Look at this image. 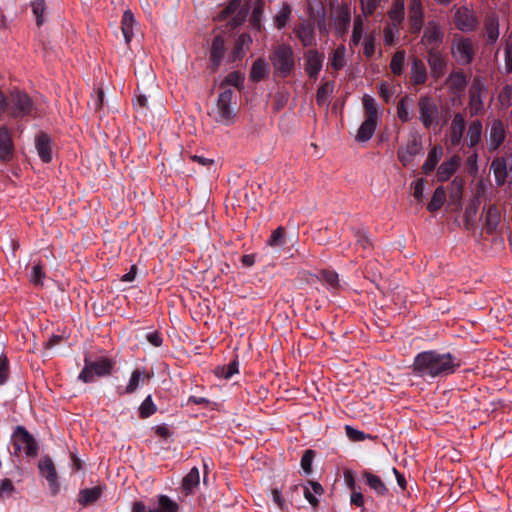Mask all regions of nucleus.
I'll return each instance as SVG.
<instances>
[{
	"label": "nucleus",
	"instance_id": "nucleus-1",
	"mask_svg": "<svg viewBox=\"0 0 512 512\" xmlns=\"http://www.w3.org/2000/svg\"><path fill=\"white\" fill-rule=\"evenodd\" d=\"M461 367V360L450 352L422 351L413 359L412 374L423 379H445Z\"/></svg>",
	"mask_w": 512,
	"mask_h": 512
},
{
	"label": "nucleus",
	"instance_id": "nucleus-2",
	"mask_svg": "<svg viewBox=\"0 0 512 512\" xmlns=\"http://www.w3.org/2000/svg\"><path fill=\"white\" fill-rule=\"evenodd\" d=\"M269 60L274 69V75L280 78L289 77L295 70V54L289 44L281 43L273 46Z\"/></svg>",
	"mask_w": 512,
	"mask_h": 512
},
{
	"label": "nucleus",
	"instance_id": "nucleus-3",
	"mask_svg": "<svg viewBox=\"0 0 512 512\" xmlns=\"http://www.w3.org/2000/svg\"><path fill=\"white\" fill-rule=\"evenodd\" d=\"M116 365V360L109 357H99L91 360L89 357L84 358V367L78 375V379L84 383H93L95 377H107L112 374Z\"/></svg>",
	"mask_w": 512,
	"mask_h": 512
},
{
	"label": "nucleus",
	"instance_id": "nucleus-4",
	"mask_svg": "<svg viewBox=\"0 0 512 512\" xmlns=\"http://www.w3.org/2000/svg\"><path fill=\"white\" fill-rule=\"evenodd\" d=\"M34 103L31 97L21 91H12L6 102V112L9 116L20 119L32 115Z\"/></svg>",
	"mask_w": 512,
	"mask_h": 512
},
{
	"label": "nucleus",
	"instance_id": "nucleus-5",
	"mask_svg": "<svg viewBox=\"0 0 512 512\" xmlns=\"http://www.w3.org/2000/svg\"><path fill=\"white\" fill-rule=\"evenodd\" d=\"M12 444L15 449V455H18L22 448L28 457H36L38 455L39 445L37 441L23 426H17L14 430Z\"/></svg>",
	"mask_w": 512,
	"mask_h": 512
},
{
	"label": "nucleus",
	"instance_id": "nucleus-6",
	"mask_svg": "<svg viewBox=\"0 0 512 512\" xmlns=\"http://www.w3.org/2000/svg\"><path fill=\"white\" fill-rule=\"evenodd\" d=\"M234 92L232 89L222 91L216 102L215 120L218 123L229 126L235 121V112L233 108Z\"/></svg>",
	"mask_w": 512,
	"mask_h": 512
},
{
	"label": "nucleus",
	"instance_id": "nucleus-7",
	"mask_svg": "<svg viewBox=\"0 0 512 512\" xmlns=\"http://www.w3.org/2000/svg\"><path fill=\"white\" fill-rule=\"evenodd\" d=\"M419 120L423 127L430 129L439 124V108L436 101L429 95H421L418 100Z\"/></svg>",
	"mask_w": 512,
	"mask_h": 512
},
{
	"label": "nucleus",
	"instance_id": "nucleus-8",
	"mask_svg": "<svg viewBox=\"0 0 512 512\" xmlns=\"http://www.w3.org/2000/svg\"><path fill=\"white\" fill-rule=\"evenodd\" d=\"M452 56L460 65H470L476 54V47L470 38L454 37L451 47Z\"/></svg>",
	"mask_w": 512,
	"mask_h": 512
},
{
	"label": "nucleus",
	"instance_id": "nucleus-9",
	"mask_svg": "<svg viewBox=\"0 0 512 512\" xmlns=\"http://www.w3.org/2000/svg\"><path fill=\"white\" fill-rule=\"evenodd\" d=\"M443 39L444 32L441 25L434 20L428 21L424 27L420 43L425 46L427 50L429 48L437 49L438 46L443 42Z\"/></svg>",
	"mask_w": 512,
	"mask_h": 512
},
{
	"label": "nucleus",
	"instance_id": "nucleus-10",
	"mask_svg": "<svg viewBox=\"0 0 512 512\" xmlns=\"http://www.w3.org/2000/svg\"><path fill=\"white\" fill-rule=\"evenodd\" d=\"M453 21L455 27L462 32L473 31L478 25V19L474 12L466 6L459 7L455 10Z\"/></svg>",
	"mask_w": 512,
	"mask_h": 512
},
{
	"label": "nucleus",
	"instance_id": "nucleus-11",
	"mask_svg": "<svg viewBox=\"0 0 512 512\" xmlns=\"http://www.w3.org/2000/svg\"><path fill=\"white\" fill-rule=\"evenodd\" d=\"M409 32L419 35L424 24V10L421 0H410L408 7Z\"/></svg>",
	"mask_w": 512,
	"mask_h": 512
},
{
	"label": "nucleus",
	"instance_id": "nucleus-12",
	"mask_svg": "<svg viewBox=\"0 0 512 512\" xmlns=\"http://www.w3.org/2000/svg\"><path fill=\"white\" fill-rule=\"evenodd\" d=\"M38 468L40 474L47 480L51 494L56 495L59 492L60 486L52 459L49 456H44L40 459Z\"/></svg>",
	"mask_w": 512,
	"mask_h": 512
},
{
	"label": "nucleus",
	"instance_id": "nucleus-13",
	"mask_svg": "<svg viewBox=\"0 0 512 512\" xmlns=\"http://www.w3.org/2000/svg\"><path fill=\"white\" fill-rule=\"evenodd\" d=\"M422 151L421 140L413 135L404 147H400L397 151L398 160L404 167L409 166L415 156L420 154Z\"/></svg>",
	"mask_w": 512,
	"mask_h": 512
},
{
	"label": "nucleus",
	"instance_id": "nucleus-14",
	"mask_svg": "<svg viewBox=\"0 0 512 512\" xmlns=\"http://www.w3.org/2000/svg\"><path fill=\"white\" fill-rule=\"evenodd\" d=\"M304 69L310 79L316 80L323 66L324 54L315 49L304 53Z\"/></svg>",
	"mask_w": 512,
	"mask_h": 512
},
{
	"label": "nucleus",
	"instance_id": "nucleus-15",
	"mask_svg": "<svg viewBox=\"0 0 512 512\" xmlns=\"http://www.w3.org/2000/svg\"><path fill=\"white\" fill-rule=\"evenodd\" d=\"M506 126L500 119H493L489 129L487 147L489 152H494L505 142Z\"/></svg>",
	"mask_w": 512,
	"mask_h": 512
},
{
	"label": "nucleus",
	"instance_id": "nucleus-16",
	"mask_svg": "<svg viewBox=\"0 0 512 512\" xmlns=\"http://www.w3.org/2000/svg\"><path fill=\"white\" fill-rule=\"evenodd\" d=\"M427 62L431 70V74L435 79L444 76L447 68V61L440 51L436 48L427 50Z\"/></svg>",
	"mask_w": 512,
	"mask_h": 512
},
{
	"label": "nucleus",
	"instance_id": "nucleus-17",
	"mask_svg": "<svg viewBox=\"0 0 512 512\" xmlns=\"http://www.w3.org/2000/svg\"><path fill=\"white\" fill-rule=\"evenodd\" d=\"M294 33L304 47L316 45L315 25L311 21H302L294 28Z\"/></svg>",
	"mask_w": 512,
	"mask_h": 512
},
{
	"label": "nucleus",
	"instance_id": "nucleus-18",
	"mask_svg": "<svg viewBox=\"0 0 512 512\" xmlns=\"http://www.w3.org/2000/svg\"><path fill=\"white\" fill-rule=\"evenodd\" d=\"M466 129L465 118L461 113H456L449 129V143L452 147H458L463 139Z\"/></svg>",
	"mask_w": 512,
	"mask_h": 512
},
{
	"label": "nucleus",
	"instance_id": "nucleus-19",
	"mask_svg": "<svg viewBox=\"0 0 512 512\" xmlns=\"http://www.w3.org/2000/svg\"><path fill=\"white\" fill-rule=\"evenodd\" d=\"M361 478L365 484L378 496L387 497L389 495V489L383 480L370 470H363Z\"/></svg>",
	"mask_w": 512,
	"mask_h": 512
},
{
	"label": "nucleus",
	"instance_id": "nucleus-20",
	"mask_svg": "<svg viewBox=\"0 0 512 512\" xmlns=\"http://www.w3.org/2000/svg\"><path fill=\"white\" fill-rule=\"evenodd\" d=\"M35 148L43 163L52 161V139L47 133L40 132L35 136Z\"/></svg>",
	"mask_w": 512,
	"mask_h": 512
},
{
	"label": "nucleus",
	"instance_id": "nucleus-21",
	"mask_svg": "<svg viewBox=\"0 0 512 512\" xmlns=\"http://www.w3.org/2000/svg\"><path fill=\"white\" fill-rule=\"evenodd\" d=\"M225 54V40L222 35H216L213 38L209 60L211 62L212 71H216Z\"/></svg>",
	"mask_w": 512,
	"mask_h": 512
},
{
	"label": "nucleus",
	"instance_id": "nucleus-22",
	"mask_svg": "<svg viewBox=\"0 0 512 512\" xmlns=\"http://www.w3.org/2000/svg\"><path fill=\"white\" fill-rule=\"evenodd\" d=\"M14 145L11 134L6 127H0V159L9 161L13 156Z\"/></svg>",
	"mask_w": 512,
	"mask_h": 512
},
{
	"label": "nucleus",
	"instance_id": "nucleus-23",
	"mask_svg": "<svg viewBox=\"0 0 512 512\" xmlns=\"http://www.w3.org/2000/svg\"><path fill=\"white\" fill-rule=\"evenodd\" d=\"M446 83L453 93H461L463 92L468 84V78L464 71L462 70H454L452 71L447 80Z\"/></svg>",
	"mask_w": 512,
	"mask_h": 512
},
{
	"label": "nucleus",
	"instance_id": "nucleus-24",
	"mask_svg": "<svg viewBox=\"0 0 512 512\" xmlns=\"http://www.w3.org/2000/svg\"><path fill=\"white\" fill-rule=\"evenodd\" d=\"M103 490L104 487L101 485L80 490L78 494L79 504L83 507L94 504L102 496Z\"/></svg>",
	"mask_w": 512,
	"mask_h": 512
},
{
	"label": "nucleus",
	"instance_id": "nucleus-25",
	"mask_svg": "<svg viewBox=\"0 0 512 512\" xmlns=\"http://www.w3.org/2000/svg\"><path fill=\"white\" fill-rule=\"evenodd\" d=\"M145 378L150 379L151 375L146 374L144 370L136 368L132 371L130 379L123 391L118 390L119 395L133 394L140 386L141 382H144Z\"/></svg>",
	"mask_w": 512,
	"mask_h": 512
},
{
	"label": "nucleus",
	"instance_id": "nucleus-26",
	"mask_svg": "<svg viewBox=\"0 0 512 512\" xmlns=\"http://www.w3.org/2000/svg\"><path fill=\"white\" fill-rule=\"evenodd\" d=\"M485 34L488 44H494L499 37V20L495 14H490L484 20Z\"/></svg>",
	"mask_w": 512,
	"mask_h": 512
},
{
	"label": "nucleus",
	"instance_id": "nucleus-27",
	"mask_svg": "<svg viewBox=\"0 0 512 512\" xmlns=\"http://www.w3.org/2000/svg\"><path fill=\"white\" fill-rule=\"evenodd\" d=\"M490 170L494 173L496 184L498 186L504 185L508 176L505 158L496 157L493 159L490 165Z\"/></svg>",
	"mask_w": 512,
	"mask_h": 512
},
{
	"label": "nucleus",
	"instance_id": "nucleus-28",
	"mask_svg": "<svg viewBox=\"0 0 512 512\" xmlns=\"http://www.w3.org/2000/svg\"><path fill=\"white\" fill-rule=\"evenodd\" d=\"M410 78L414 85H422L427 81V69L421 59H413Z\"/></svg>",
	"mask_w": 512,
	"mask_h": 512
},
{
	"label": "nucleus",
	"instance_id": "nucleus-29",
	"mask_svg": "<svg viewBox=\"0 0 512 512\" xmlns=\"http://www.w3.org/2000/svg\"><path fill=\"white\" fill-rule=\"evenodd\" d=\"M414 104V98L411 95H404L397 103V116L402 123H407L412 119L409 107Z\"/></svg>",
	"mask_w": 512,
	"mask_h": 512
},
{
	"label": "nucleus",
	"instance_id": "nucleus-30",
	"mask_svg": "<svg viewBox=\"0 0 512 512\" xmlns=\"http://www.w3.org/2000/svg\"><path fill=\"white\" fill-rule=\"evenodd\" d=\"M500 222V212L496 205H489L485 208V229L492 234Z\"/></svg>",
	"mask_w": 512,
	"mask_h": 512
},
{
	"label": "nucleus",
	"instance_id": "nucleus-31",
	"mask_svg": "<svg viewBox=\"0 0 512 512\" xmlns=\"http://www.w3.org/2000/svg\"><path fill=\"white\" fill-rule=\"evenodd\" d=\"M308 484L310 487H303L304 497L312 507H317L319 505V500L317 499L316 495H322L324 489L321 484L316 481H308Z\"/></svg>",
	"mask_w": 512,
	"mask_h": 512
},
{
	"label": "nucleus",
	"instance_id": "nucleus-32",
	"mask_svg": "<svg viewBox=\"0 0 512 512\" xmlns=\"http://www.w3.org/2000/svg\"><path fill=\"white\" fill-rule=\"evenodd\" d=\"M269 68L267 62L263 58H258L252 64L250 70V78L254 82H259L268 77Z\"/></svg>",
	"mask_w": 512,
	"mask_h": 512
},
{
	"label": "nucleus",
	"instance_id": "nucleus-33",
	"mask_svg": "<svg viewBox=\"0 0 512 512\" xmlns=\"http://www.w3.org/2000/svg\"><path fill=\"white\" fill-rule=\"evenodd\" d=\"M351 22V14L348 7H341L335 19V29L340 35H344L349 28Z\"/></svg>",
	"mask_w": 512,
	"mask_h": 512
},
{
	"label": "nucleus",
	"instance_id": "nucleus-34",
	"mask_svg": "<svg viewBox=\"0 0 512 512\" xmlns=\"http://www.w3.org/2000/svg\"><path fill=\"white\" fill-rule=\"evenodd\" d=\"M482 130H483L482 122L478 119L473 120L469 124L467 138H468V146L470 148H474L475 146H477L480 143L481 137H482Z\"/></svg>",
	"mask_w": 512,
	"mask_h": 512
},
{
	"label": "nucleus",
	"instance_id": "nucleus-35",
	"mask_svg": "<svg viewBox=\"0 0 512 512\" xmlns=\"http://www.w3.org/2000/svg\"><path fill=\"white\" fill-rule=\"evenodd\" d=\"M377 128V122L373 120H364L360 125L357 134L356 141L358 142H367L370 140Z\"/></svg>",
	"mask_w": 512,
	"mask_h": 512
},
{
	"label": "nucleus",
	"instance_id": "nucleus-36",
	"mask_svg": "<svg viewBox=\"0 0 512 512\" xmlns=\"http://www.w3.org/2000/svg\"><path fill=\"white\" fill-rule=\"evenodd\" d=\"M457 165L458 159L456 157H453L450 160L443 162L437 170L438 181H447L456 171Z\"/></svg>",
	"mask_w": 512,
	"mask_h": 512
},
{
	"label": "nucleus",
	"instance_id": "nucleus-37",
	"mask_svg": "<svg viewBox=\"0 0 512 512\" xmlns=\"http://www.w3.org/2000/svg\"><path fill=\"white\" fill-rule=\"evenodd\" d=\"M135 23L134 15L130 10L123 13L121 20V30L125 38L126 44H129L133 37V26Z\"/></svg>",
	"mask_w": 512,
	"mask_h": 512
},
{
	"label": "nucleus",
	"instance_id": "nucleus-38",
	"mask_svg": "<svg viewBox=\"0 0 512 512\" xmlns=\"http://www.w3.org/2000/svg\"><path fill=\"white\" fill-rule=\"evenodd\" d=\"M364 114L366 120H373L378 122V108L376 101L370 95L365 94L362 99Z\"/></svg>",
	"mask_w": 512,
	"mask_h": 512
},
{
	"label": "nucleus",
	"instance_id": "nucleus-39",
	"mask_svg": "<svg viewBox=\"0 0 512 512\" xmlns=\"http://www.w3.org/2000/svg\"><path fill=\"white\" fill-rule=\"evenodd\" d=\"M442 154L441 148L434 147L429 151L427 158L422 166L423 173L429 175L437 166L440 156Z\"/></svg>",
	"mask_w": 512,
	"mask_h": 512
},
{
	"label": "nucleus",
	"instance_id": "nucleus-40",
	"mask_svg": "<svg viewBox=\"0 0 512 512\" xmlns=\"http://www.w3.org/2000/svg\"><path fill=\"white\" fill-rule=\"evenodd\" d=\"M244 79H245V76L242 72H240V71L230 72L224 78V80L221 82L220 88H222L224 91L225 89H227L226 86H234L238 90H241L243 88Z\"/></svg>",
	"mask_w": 512,
	"mask_h": 512
},
{
	"label": "nucleus",
	"instance_id": "nucleus-41",
	"mask_svg": "<svg viewBox=\"0 0 512 512\" xmlns=\"http://www.w3.org/2000/svg\"><path fill=\"white\" fill-rule=\"evenodd\" d=\"M446 200V193L442 186L435 189L430 202L427 205V209L430 212H436L441 209Z\"/></svg>",
	"mask_w": 512,
	"mask_h": 512
},
{
	"label": "nucleus",
	"instance_id": "nucleus-42",
	"mask_svg": "<svg viewBox=\"0 0 512 512\" xmlns=\"http://www.w3.org/2000/svg\"><path fill=\"white\" fill-rule=\"evenodd\" d=\"M319 280L325 283L329 289L338 290L340 287L339 276L335 271L322 270L318 276Z\"/></svg>",
	"mask_w": 512,
	"mask_h": 512
},
{
	"label": "nucleus",
	"instance_id": "nucleus-43",
	"mask_svg": "<svg viewBox=\"0 0 512 512\" xmlns=\"http://www.w3.org/2000/svg\"><path fill=\"white\" fill-rule=\"evenodd\" d=\"M200 474L197 467H193L189 473L183 478L182 487L185 492L190 493L195 487L199 485Z\"/></svg>",
	"mask_w": 512,
	"mask_h": 512
},
{
	"label": "nucleus",
	"instance_id": "nucleus-44",
	"mask_svg": "<svg viewBox=\"0 0 512 512\" xmlns=\"http://www.w3.org/2000/svg\"><path fill=\"white\" fill-rule=\"evenodd\" d=\"M404 14L403 0H395L390 11L388 12L392 24L400 25L404 20Z\"/></svg>",
	"mask_w": 512,
	"mask_h": 512
},
{
	"label": "nucleus",
	"instance_id": "nucleus-45",
	"mask_svg": "<svg viewBox=\"0 0 512 512\" xmlns=\"http://www.w3.org/2000/svg\"><path fill=\"white\" fill-rule=\"evenodd\" d=\"M334 89V82L327 81L320 85L316 94V102L318 105H324L327 103L329 96L332 94Z\"/></svg>",
	"mask_w": 512,
	"mask_h": 512
},
{
	"label": "nucleus",
	"instance_id": "nucleus-46",
	"mask_svg": "<svg viewBox=\"0 0 512 512\" xmlns=\"http://www.w3.org/2000/svg\"><path fill=\"white\" fill-rule=\"evenodd\" d=\"M405 62V51L400 50L394 53L392 56L391 62H390V69L391 72L396 75L400 76L403 71V65Z\"/></svg>",
	"mask_w": 512,
	"mask_h": 512
},
{
	"label": "nucleus",
	"instance_id": "nucleus-47",
	"mask_svg": "<svg viewBox=\"0 0 512 512\" xmlns=\"http://www.w3.org/2000/svg\"><path fill=\"white\" fill-rule=\"evenodd\" d=\"M266 244L270 247H283L286 244L285 229L282 226L275 229L270 235Z\"/></svg>",
	"mask_w": 512,
	"mask_h": 512
},
{
	"label": "nucleus",
	"instance_id": "nucleus-48",
	"mask_svg": "<svg viewBox=\"0 0 512 512\" xmlns=\"http://www.w3.org/2000/svg\"><path fill=\"white\" fill-rule=\"evenodd\" d=\"M157 407L152 400V396L148 395L139 407V416L142 419H146L156 413Z\"/></svg>",
	"mask_w": 512,
	"mask_h": 512
},
{
	"label": "nucleus",
	"instance_id": "nucleus-49",
	"mask_svg": "<svg viewBox=\"0 0 512 512\" xmlns=\"http://www.w3.org/2000/svg\"><path fill=\"white\" fill-rule=\"evenodd\" d=\"M362 33H363V20L360 16H356L354 18L353 31H352V36H351L350 43H349V45L351 47L359 45V43L362 39Z\"/></svg>",
	"mask_w": 512,
	"mask_h": 512
},
{
	"label": "nucleus",
	"instance_id": "nucleus-50",
	"mask_svg": "<svg viewBox=\"0 0 512 512\" xmlns=\"http://www.w3.org/2000/svg\"><path fill=\"white\" fill-rule=\"evenodd\" d=\"M239 362L237 358L229 362L228 365L217 369V375L224 379H230L232 376L238 373Z\"/></svg>",
	"mask_w": 512,
	"mask_h": 512
},
{
	"label": "nucleus",
	"instance_id": "nucleus-51",
	"mask_svg": "<svg viewBox=\"0 0 512 512\" xmlns=\"http://www.w3.org/2000/svg\"><path fill=\"white\" fill-rule=\"evenodd\" d=\"M345 47L343 45L336 48L331 58V66L338 71L345 66Z\"/></svg>",
	"mask_w": 512,
	"mask_h": 512
},
{
	"label": "nucleus",
	"instance_id": "nucleus-52",
	"mask_svg": "<svg viewBox=\"0 0 512 512\" xmlns=\"http://www.w3.org/2000/svg\"><path fill=\"white\" fill-rule=\"evenodd\" d=\"M159 512H177L178 511V504L171 500L167 495H160L159 500Z\"/></svg>",
	"mask_w": 512,
	"mask_h": 512
},
{
	"label": "nucleus",
	"instance_id": "nucleus-53",
	"mask_svg": "<svg viewBox=\"0 0 512 512\" xmlns=\"http://www.w3.org/2000/svg\"><path fill=\"white\" fill-rule=\"evenodd\" d=\"M32 12L36 18L37 26H41L44 23L43 14L45 12V0H34L31 3Z\"/></svg>",
	"mask_w": 512,
	"mask_h": 512
},
{
	"label": "nucleus",
	"instance_id": "nucleus-54",
	"mask_svg": "<svg viewBox=\"0 0 512 512\" xmlns=\"http://www.w3.org/2000/svg\"><path fill=\"white\" fill-rule=\"evenodd\" d=\"M399 25L389 23L383 29L384 42L385 45L391 46L395 42V38L399 33Z\"/></svg>",
	"mask_w": 512,
	"mask_h": 512
},
{
	"label": "nucleus",
	"instance_id": "nucleus-55",
	"mask_svg": "<svg viewBox=\"0 0 512 512\" xmlns=\"http://www.w3.org/2000/svg\"><path fill=\"white\" fill-rule=\"evenodd\" d=\"M345 432L347 437L353 442H360L373 438L371 435L365 434L363 431L357 430L349 425L345 426Z\"/></svg>",
	"mask_w": 512,
	"mask_h": 512
},
{
	"label": "nucleus",
	"instance_id": "nucleus-56",
	"mask_svg": "<svg viewBox=\"0 0 512 512\" xmlns=\"http://www.w3.org/2000/svg\"><path fill=\"white\" fill-rule=\"evenodd\" d=\"M315 457V452L311 449H308L304 452L302 458H301V468L303 469L304 473L309 475L312 473V463Z\"/></svg>",
	"mask_w": 512,
	"mask_h": 512
},
{
	"label": "nucleus",
	"instance_id": "nucleus-57",
	"mask_svg": "<svg viewBox=\"0 0 512 512\" xmlns=\"http://www.w3.org/2000/svg\"><path fill=\"white\" fill-rule=\"evenodd\" d=\"M291 15V8L288 4L283 5L279 14L276 16V26L282 29L286 26Z\"/></svg>",
	"mask_w": 512,
	"mask_h": 512
},
{
	"label": "nucleus",
	"instance_id": "nucleus-58",
	"mask_svg": "<svg viewBox=\"0 0 512 512\" xmlns=\"http://www.w3.org/2000/svg\"><path fill=\"white\" fill-rule=\"evenodd\" d=\"M499 102L502 106L510 107L512 105V85H505L499 93Z\"/></svg>",
	"mask_w": 512,
	"mask_h": 512
},
{
	"label": "nucleus",
	"instance_id": "nucleus-59",
	"mask_svg": "<svg viewBox=\"0 0 512 512\" xmlns=\"http://www.w3.org/2000/svg\"><path fill=\"white\" fill-rule=\"evenodd\" d=\"M9 377V360L5 354L0 356V385H4Z\"/></svg>",
	"mask_w": 512,
	"mask_h": 512
},
{
	"label": "nucleus",
	"instance_id": "nucleus-60",
	"mask_svg": "<svg viewBox=\"0 0 512 512\" xmlns=\"http://www.w3.org/2000/svg\"><path fill=\"white\" fill-rule=\"evenodd\" d=\"M381 0H361V9L365 16H371L374 14Z\"/></svg>",
	"mask_w": 512,
	"mask_h": 512
},
{
	"label": "nucleus",
	"instance_id": "nucleus-61",
	"mask_svg": "<svg viewBox=\"0 0 512 512\" xmlns=\"http://www.w3.org/2000/svg\"><path fill=\"white\" fill-rule=\"evenodd\" d=\"M15 488L12 481L8 478H5L0 483V498H8L12 495Z\"/></svg>",
	"mask_w": 512,
	"mask_h": 512
},
{
	"label": "nucleus",
	"instance_id": "nucleus-62",
	"mask_svg": "<svg viewBox=\"0 0 512 512\" xmlns=\"http://www.w3.org/2000/svg\"><path fill=\"white\" fill-rule=\"evenodd\" d=\"M44 277H45V273L43 271L42 266L39 264L34 265L32 267V272H31V281L35 285H41Z\"/></svg>",
	"mask_w": 512,
	"mask_h": 512
},
{
	"label": "nucleus",
	"instance_id": "nucleus-63",
	"mask_svg": "<svg viewBox=\"0 0 512 512\" xmlns=\"http://www.w3.org/2000/svg\"><path fill=\"white\" fill-rule=\"evenodd\" d=\"M241 0H230L228 5L221 11V18L225 19L234 14L240 7Z\"/></svg>",
	"mask_w": 512,
	"mask_h": 512
},
{
	"label": "nucleus",
	"instance_id": "nucleus-64",
	"mask_svg": "<svg viewBox=\"0 0 512 512\" xmlns=\"http://www.w3.org/2000/svg\"><path fill=\"white\" fill-rule=\"evenodd\" d=\"M505 70L507 74L512 73V42L507 43L504 51Z\"/></svg>",
	"mask_w": 512,
	"mask_h": 512
}]
</instances>
